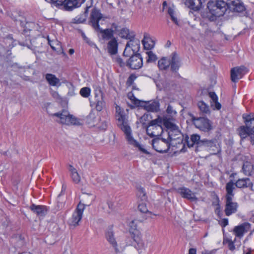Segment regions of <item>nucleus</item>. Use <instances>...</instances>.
Segmentation results:
<instances>
[{"instance_id": "1", "label": "nucleus", "mask_w": 254, "mask_h": 254, "mask_svg": "<svg viewBox=\"0 0 254 254\" xmlns=\"http://www.w3.org/2000/svg\"><path fill=\"white\" fill-rule=\"evenodd\" d=\"M116 118L117 120V125L124 132L128 142L136 147L145 154H149L145 149H143L139 143L134 139L131 134V130L128 124V116L123 109L120 106L116 107Z\"/></svg>"}, {"instance_id": "2", "label": "nucleus", "mask_w": 254, "mask_h": 254, "mask_svg": "<svg viewBox=\"0 0 254 254\" xmlns=\"http://www.w3.org/2000/svg\"><path fill=\"white\" fill-rule=\"evenodd\" d=\"M235 189V187H234V182L232 180H231L226 184V194L225 197V205L224 212L225 215L227 216L235 213L237 211L239 206L238 203L233 200L234 197L233 190Z\"/></svg>"}, {"instance_id": "3", "label": "nucleus", "mask_w": 254, "mask_h": 254, "mask_svg": "<svg viewBox=\"0 0 254 254\" xmlns=\"http://www.w3.org/2000/svg\"><path fill=\"white\" fill-rule=\"evenodd\" d=\"M53 116L57 117V122L63 125L68 126H80L82 125L80 120L70 115L68 111L66 110H63L61 112L55 113Z\"/></svg>"}, {"instance_id": "4", "label": "nucleus", "mask_w": 254, "mask_h": 254, "mask_svg": "<svg viewBox=\"0 0 254 254\" xmlns=\"http://www.w3.org/2000/svg\"><path fill=\"white\" fill-rule=\"evenodd\" d=\"M53 116L57 117V122L63 125L68 126H80L82 125L80 120L70 115L68 111L66 110H63L61 112L55 113Z\"/></svg>"}, {"instance_id": "5", "label": "nucleus", "mask_w": 254, "mask_h": 254, "mask_svg": "<svg viewBox=\"0 0 254 254\" xmlns=\"http://www.w3.org/2000/svg\"><path fill=\"white\" fill-rule=\"evenodd\" d=\"M86 197H91L90 202L86 204H84L80 202L78 204L77 208L73 213L71 217L68 220V223L70 226L76 227L79 225V223L82 217L85 205L89 206L94 199V196L91 195H88L86 196Z\"/></svg>"}, {"instance_id": "6", "label": "nucleus", "mask_w": 254, "mask_h": 254, "mask_svg": "<svg viewBox=\"0 0 254 254\" xmlns=\"http://www.w3.org/2000/svg\"><path fill=\"white\" fill-rule=\"evenodd\" d=\"M228 4L222 0H212L207 3V8L210 14L217 16H223L226 12Z\"/></svg>"}, {"instance_id": "7", "label": "nucleus", "mask_w": 254, "mask_h": 254, "mask_svg": "<svg viewBox=\"0 0 254 254\" xmlns=\"http://www.w3.org/2000/svg\"><path fill=\"white\" fill-rule=\"evenodd\" d=\"M161 120L156 119L150 122L146 128V133L150 137L158 136L163 132Z\"/></svg>"}, {"instance_id": "8", "label": "nucleus", "mask_w": 254, "mask_h": 254, "mask_svg": "<svg viewBox=\"0 0 254 254\" xmlns=\"http://www.w3.org/2000/svg\"><path fill=\"white\" fill-rule=\"evenodd\" d=\"M153 148L157 152L163 153L167 152L170 148V143L164 138H156L152 140Z\"/></svg>"}, {"instance_id": "9", "label": "nucleus", "mask_w": 254, "mask_h": 254, "mask_svg": "<svg viewBox=\"0 0 254 254\" xmlns=\"http://www.w3.org/2000/svg\"><path fill=\"white\" fill-rule=\"evenodd\" d=\"M102 18L103 15L100 10L94 7L92 9L90 13L89 24L91 25L95 30L100 29L99 22Z\"/></svg>"}, {"instance_id": "10", "label": "nucleus", "mask_w": 254, "mask_h": 254, "mask_svg": "<svg viewBox=\"0 0 254 254\" xmlns=\"http://www.w3.org/2000/svg\"><path fill=\"white\" fill-rule=\"evenodd\" d=\"M192 120L195 127L200 130L208 131L212 128L210 122L207 118L193 117Z\"/></svg>"}, {"instance_id": "11", "label": "nucleus", "mask_w": 254, "mask_h": 254, "mask_svg": "<svg viewBox=\"0 0 254 254\" xmlns=\"http://www.w3.org/2000/svg\"><path fill=\"white\" fill-rule=\"evenodd\" d=\"M142 65V58L140 54L132 55L127 63V66L132 69H139Z\"/></svg>"}, {"instance_id": "12", "label": "nucleus", "mask_w": 254, "mask_h": 254, "mask_svg": "<svg viewBox=\"0 0 254 254\" xmlns=\"http://www.w3.org/2000/svg\"><path fill=\"white\" fill-rule=\"evenodd\" d=\"M165 126L168 130V139L170 141L180 138L181 135V132L177 126L170 122H166Z\"/></svg>"}, {"instance_id": "13", "label": "nucleus", "mask_w": 254, "mask_h": 254, "mask_svg": "<svg viewBox=\"0 0 254 254\" xmlns=\"http://www.w3.org/2000/svg\"><path fill=\"white\" fill-rule=\"evenodd\" d=\"M248 72V69L244 66L234 67L231 70V78L233 82H237L239 79Z\"/></svg>"}, {"instance_id": "14", "label": "nucleus", "mask_w": 254, "mask_h": 254, "mask_svg": "<svg viewBox=\"0 0 254 254\" xmlns=\"http://www.w3.org/2000/svg\"><path fill=\"white\" fill-rule=\"evenodd\" d=\"M176 190L182 197L186 198L191 202H196L198 200V198L196 197L195 193L187 188L180 187L178 188Z\"/></svg>"}, {"instance_id": "15", "label": "nucleus", "mask_w": 254, "mask_h": 254, "mask_svg": "<svg viewBox=\"0 0 254 254\" xmlns=\"http://www.w3.org/2000/svg\"><path fill=\"white\" fill-rule=\"evenodd\" d=\"M251 228V225L248 222L243 223L234 228L233 233L236 237L241 239L244 234L247 233Z\"/></svg>"}, {"instance_id": "16", "label": "nucleus", "mask_w": 254, "mask_h": 254, "mask_svg": "<svg viewBox=\"0 0 254 254\" xmlns=\"http://www.w3.org/2000/svg\"><path fill=\"white\" fill-rule=\"evenodd\" d=\"M170 63L171 66V70L172 71L176 72L178 71L181 66V61L176 52H173L170 56Z\"/></svg>"}, {"instance_id": "17", "label": "nucleus", "mask_w": 254, "mask_h": 254, "mask_svg": "<svg viewBox=\"0 0 254 254\" xmlns=\"http://www.w3.org/2000/svg\"><path fill=\"white\" fill-rule=\"evenodd\" d=\"M140 106L143 107L147 111L154 112L158 111L159 110V103L158 101L155 100L147 102L142 101Z\"/></svg>"}, {"instance_id": "18", "label": "nucleus", "mask_w": 254, "mask_h": 254, "mask_svg": "<svg viewBox=\"0 0 254 254\" xmlns=\"http://www.w3.org/2000/svg\"><path fill=\"white\" fill-rule=\"evenodd\" d=\"M229 8L237 12H242L245 10L243 3L240 0H232L228 4Z\"/></svg>"}, {"instance_id": "19", "label": "nucleus", "mask_w": 254, "mask_h": 254, "mask_svg": "<svg viewBox=\"0 0 254 254\" xmlns=\"http://www.w3.org/2000/svg\"><path fill=\"white\" fill-rule=\"evenodd\" d=\"M199 146H203L209 150L211 148H215L217 150L220 151V147L216 139H202L199 142Z\"/></svg>"}, {"instance_id": "20", "label": "nucleus", "mask_w": 254, "mask_h": 254, "mask_svg": "<svg viewBox=\"0 0 254 254\" xmlns=\"http://www.w3.org/2000/svg\"><path fill=\"white\" fill-rule=\"evenodd\" d=\"M30 210L37 216L43 217L47 213V208L44 205H37L35 204H32L30 206Z\"/></svg>"}, {"instance_id": "21", "label": "nucleus", "mask_w": 254, "mask_h": 254, "mask_svg": "<svg viewBox=\"0 0 254 254\" xmlns=\"http://www.w3.org/2000/svg\"><path fill=\"white\" fill-rule=\"evenodd\" d=\"M206 0H186V5L195 11L198 10Z\"/></svg>"}, {"instance_id": "22", "label": "nucleus", "mask_w": 254, "mask_h": 254, "mask_svg": "<svg viewBox=\"0 0 254 254\" xmlns=\"http://www.w3.org/2000/svg\"><path fill=\"white\" fill-rule=\"evenodd\" d=\"M143 221L142 219H135L132 220L129 223V231L134 235H138L139 229V225Z\"/></svg>"}, {"instance_id": "23", "label": "nucleus", "mask_w": 254, "mask_h": 254, "mask_svg": "<svg viewBox=\"0 0 254 254\" xmlns=\"http://www.w3.org/2000/svg\"><path fill=\"white\" fill-rule=\"evenodd\" d=\"M243 118L244 120L246 126L250 129V132L254 134V115L251 116L244 114Z\"/></svg>"}, {"instance_id": "24", "label": "nucleus", "mask_w": 254, "mask_h": 254, "mask_svg": "<svg viewBox=\"0 0 254 254\" xmlns=\"http://www.w3.org/2000/svg\"><path fill=\"white\" fill-rule=\"evenodd\" d=\"M118 44L115 38H113L108 43L107 50L110 55H115L118 52Z\"/></svg>"}, {"instance_id": "25", "label": "nucleus", "mask_w": 254, "mask_h": 254, "mask_svg": "<svg viewBox=\"0 0 254 254\" xmlns=\"http://www.w3.org/2000/svg\"><path fill=\"white\" fill-rule=\"evenodd\" d=\"M127 45L132 49V54H137L140 49V41L135 38H131Z\"/></svg>"}, {"instance_id": "26", "label": "nucleus", "mask_w": 254, "mask_h": 254, "mask_svg": "<svg viewBox=\"0 0 254 254\" xmlns=\"http://www.w3.org/2000/svg\"><path fill=\"white\" fill-rule=\"evenodd\" d=\"M234 185L238 188H243L252 187L253 186V183L249 178H243L237 180L235 184L234 183Z\"/></svg>"}, {"instance_id": "27", "label": "nucleus", "mask_w": 254, "mask_h": 254, "mask_svg": "<svg viewBox=\"0 0 254 254\" xmlns=\"http://www.w3.org/2000/svg\"><path fill=\"white\" fill-rule=\"evenodd\" d=\"M45 78L48 83L51 86H59L61 85L60 79L54 74L47 73L45 75Z\"/></svg>"}, {"instance_id": "28", "label": "nucleus", "mask_w": 254, "mask_h": 254, "mask_svg": "<svg viewBox=\"0 0 254 254\" xmlns=\"http://www.w3.org/2000/svg\"><path fill=\"white\" fill-rule=\"evenodd\" d=\"M101 34L102 37L104 40L112 39L114 36V31L111 29H106L103 30L100 27V29L95 30Z\"/></svg>"}, {"instance_id": "29", "label": "nucleus", "mask_w": 254, "mask_h": 254, "mask_svg": "<svg viewBox=\"0 0 254 254\" xmlns=\"http://www.w3.org/2000/svg\"><path fill=\"white\" fill-rule=\"evenodd\" d=\"M106 238L107 241L112 245L116 251H118L117 244L112 228L109 229L106 233Z\"/></svg>"}, {"instance_id": "30", "label": "nucleus", "mask_w": 254, "mask_h": 254, "mask_svg": "<svg viewBox=\"0 0 254 254\" xmlns=\"http://www.w3.org/2000/svg\"><path fill=\"white\" fill-rule=\"evenodd\" d=\"M84 1V0H67L66 10H71L73 8L78 7Z\"/></svg>"}, {"instance_id": "31", "label": "nucleus", "mask_w": 254, "mask_h": 254, "mask_svg": "<svg viewBox=\"0 0 254 254\" xmlns=\"http://www.w3.org/2000/svg\"><path fill=\"white\" fill-rule=\"evenodd\" d=\"M119 35L122 38L130 39L135 37V34L133 32H130L129 29L127 28H122L119 32Z\"/></svg>"}, {"instance_id": "32", "label": "nucleus", "mask_w": 254, "mask_h": 254, "mask_svg": "<svg viewBox=\"0 0 254 254\" xmlns=\"http://www.w3.org/2000/svg\"><path fill=\"white\" fill-rule=\"evenodd\" d=\"M201 140L200 139V136L196 134H193L191 135L190 139L189 140V138L187 139V143L189 147H191L194 144H196L199 146V142Z\"/></svg>"}, {"instance_id": "33", "label": "nucleus", "mask_w": 254, "mask_h": 254, "mask_svg": "<svg viewBox=\"0 0 254 254\" xmlns=\"http://www.w3.org/2000/svg\"><path fill=\"white\" fill-rule=\"evenodd\" d=\"M69 170L71 172V177L73 182L76 184H78L80 182V176L77 172V170L72 165H69Z\"/></svg>"}, {"instance_id": "34", "label": "nucleus", "mask_w": 254, "mask_h": 254, "mask_svg": "<svg viewBox=\"0 0 254 254\" xmlns=\"http://www.w3.org/2000/svg\"><path fill=\"white\" fill-rule=\"evenodd\" d=\"M133 240L134 241V246L138 250H144L145 248V244L143 240L138 235H134Z\"/></svg>"}, {"instance_id": "35", "label": "nucleus", "mask_w": 254, "mask_h": 254, "mask_svg": "<svg viewBox=\"0 0 254 254\" xmlns=\"http://www.w3.org/2000/svg\"><path fill=\"white\" fill-rule=\"evenodd\" d=\"M142 44L145 49L149 50L153 48L154 43L152 39L150 38L149 35H145L144 38L142 41Z\"/></svg>"}, {"instance_id": "36", "label": "nucleus", "mask_w": 254, "mask_h": 254, "mask_svg": "<svg viewBox=\"0 0 254 254\" xmlns=\"http://www.w3.org/2000/svg\"><path fill=\"white\" fill-rule=\"evenodd\" d=\"M209 96L214 103L211 104L212 106H214L215 109L220 110L221 108V105L218 101V97L215 92H209Z\"/></svg>"}, {"instance_id": "37", "label": "nucleus", "mask_w": 254, "mask_h": 254, "mask_svg": "<svg viewBox=\"0 0 254 254\" xmlns=\"http://www.w3.org/2000/svg\"><path fill=\"white\" fill-rule=\"evenodd\" d=\"M239 134L241 138H245L248 136L253 134V132H250V129L247 126H241L238 128Z\"/></svg>"}, {"instance_id": "38", "label": "nucleus", "mask_w": 254, "mask_h": 254, "mask_svg": "<svg viewBox=\"0 0 254 254\" xmlns=\"http://www.w3.org/2000/svg\"><path fill=\"white\" fill-rule=\"evenodd\" d=\"M242 169L246 175L251 176L253 172L254 166L250 162H246L244 163Z\"/></svg>"}, {"instance_id": "39", "label": "nucleus", "mask_w": 254, "mask_h": 254, "mask_svg": "<svg viewBox=\"0 0 254 254\" xmlns=\"http://www.w3.org/2000/svg\"><path fill=\"white\" fill-rule=\"evenodd\" d=\"M170 60L168 61L165 57H163L158 62V66L161 70L167 69L170 66Z\"/></svg>"}, {"instance_id": "40", "label": "nucleus", "mask_w": 254, "mask_h": 254, "mask_svg": "<svg viewBox=\"0 0 254 254\" xmlns=\"http://www.w3.org/2000/svg\"><path fill=\"white\" fill-rule=\"evenodd\" d=\"M197 106L201 112L206 114H210V110L209 106L203 101H199L197 103Z\"/></svg>"}, {"instance_id": "41", "label": "nucleus", "mask_w": 254, "mask_h": 254, "mask_svg": "<svg viewBox=\"0 0 254 254\" xmlns=\"http://www.w3.org/2000/svg\"><path fill=\"white\" fill-rule=\"evenodd\" d=\"M48 2H50L54 4L56 6H63L64 8L66 10V3L67 0H45Z\"/></svg>"}, {"instance_id": "42", "label": "nucleus", "mask_w": 254, "mask_h": 254, "mask_svg": "<svg viewBox=\"0 0 254 254\" xmlns=\"http://www.w3.org/2000/svg\"><path fill=\"white\" fill-rule=\"evenodd\" d=\"M89 8V7H86L85 11L83 13L76 17L75 20L76 23H83L86 20Z\"/></svg>"}, {"instance_id": "43", "label": "nucleus", "mask_w": 254, "mask_h": 254, "mask_svg": "<svg viewBox=\"0 0 254 254\" xmlns=\"http://www.w3.org/2000/svg\"><path fill=\"white\" fill-rule=\"evenodd\" d=\"M223 244H227L228 247L231 251H234L236 249L235 246L234 244V242H232L231 238H228L226 236L224 237Z\"/></svg>"}, {"instance_id": "44", "label": "nucleus", "mask_w": 254, "mask_h": 254, "mask_svg": "<svg viewBox=\"0 0 254 254\" xmlns=\"http://www.w3.org/2000/svg\"><path fill=\"white\" fill-rule=\"evenodd\" d=\"M91 94V89L90 88L85 87L82 88L80 90V94L84 98H88Z\"/></svg>"}, {"instance_id": "45", "label": "nucleus", "mask_w": 254, "mask_h": 254, "mask_svg": "<svg viewBox=\"0 0 254 254\" xmlns=\"http://www.w3.org/2000/svg\"><path fill=\"white\" fill-rule=\"evenodd\" d=\"M96 116L93 112L91 111L87 117V122L88 124L94 126L95 122Z\"/></svg>"}, {"instance_id": "46", "label": "nucleus", "mask_w": 254, "mask_h": 254, "mask_svg": "<svg viewBox=\"0 0 254 254\" xmlns=\"http://www.w3.org/2000/svg\"><path fill=\"white\" fill-rule=\"evenodd\" d=\"M128 97L130 100L131 102L136 106H140L141 102L142 101H140L136 99L132 93H129L128 94Z\"/></svg>"}, {"instance_id": "47", "label": "nucleus", "mask_w": 254, "mask_h": 254, "mask_svg": "<svg viewBox=\"0 0 254 254\" xmlns=\"http://www.w3.org/2000/svg\"><path fill=\"white\" fill-rule=\"evenodd\" d=\"M147 54L148 59L146 62L147 63H151L156 61L157 60V57L152 51H148L146 52Z\"/></svg>"}, {"instance_id": "48", "label": "nucleus", "mask_w": 254, "mask_h": 254, "mask_svg": "<svg viewBox=\"0 0 254 254\" xmlns=\"http://www.w3.org/2000/svg\"><path fill=\"white\" fill-rule=\"evenodd\" d=\"M137 189L138 196L140 197L142 200L145 199L146 198V193L144 189L141 186H139L137 188Z\"/></svg>"}, {"instance_id": "49", "label": "nucleus", "mask_w": 254, "mask_h": 254, "mask_svg": "<svg viewBox=\"0 0 254 254\" xmlns=\"http://www.w3.org/2000/svg\"><path fill=\"white\" fill-rule=\"evenodd\" d=\"M134 54H132V49L130 48H129L128 46L126 45L125 49L123 53L124 56L125 57H129L130 56H132V55H133Z\"/></svg>"}, {"instance_id": "50", "label": "nucleus", "mask_w": 254, "mask_h": 254, "mask_svg": "<svg viewBox=\"0 0 254 254\" xmlns=\"http://www.w3.org/2000/svg\"><path fill=\"white\" fill-rule=\"evenodd\" d=\"M104 106V103L102 101H98L96 103L95 108L97 111H101Z\"/></svg>"}, {"instance_id": "51", "label": "nucleus", "mask_w": 254, "mask_h": 254, "mask_svg": "<svg viewBox=\"0 0 254 254\" xmlns=\"http://www.w3.org/2000/svg\"><path fill=\"white\" fill-rule=\"evenodd\" d=\"M138 210L141 212H142V213H145L148 211L146 205L143 203L139 204L138 206Z\"/></svg>"}, {"instance_id": "52", "label": "nucleus", "mask_w": 254, "mask_h": 254, "mask_svg": "<svg viewBox=\"0 0 254 254\" xmlns=\"http://www.w3.org/2000/svg\"><path fill=\"white\" fill-rule=\"evenodd\" d=\"M166 112L168 114L172 115L176 114V111L173 110V107L170 105H168V106L166 109Z\"/></svg>"}, {"instance_id": "53", "label": "nucleus", "mask_w": 254, "mask_h": 254, "mask_svg": "<svg viewBox=\"0 0 254 254\" xmlns=\"http://www.w3.org/2000/svg\"><path fill=\"white\" fill-rule=\"evenodd\" d=\"M116 62L120 65V66H124L126 64L122 58L118 57L116 59Z\"/></svg>"}, {"instance_id": "54", "label": "nucleus", "mask_w": 254, "mask_h": 254, "mask_svg": "<svg viewBox=\"0 0 254 254\" xmlns=\"http://www.w3.org/2000/svg\"><path fill=\"white\" fill-rule=\"evenodd\" d=\"M172 21L177 25L179 26V21L178 20L176 14H174L171 16H170Z\"/></svg>"}, {"instance_id": "55", "label": "nucleus", "mask_w": 254, "mask_h": 254, "mask_svg": "<svg viewBox=\"0 0 254 254\" xmlns=\"http://www.w3.org/2000/svg\"><path fill=\"white\" fill-rule=\"evenodd\" d=\"M221 225L223 227H225L228 225V219L227 218L223 219L220 223Z\"/></svg>"}, {"instance_id": "56", "label": "nucleus", "mask_w": 254, "mask_h": 254, "mask_svg": "<svg viewBox=\"0 0 254 254\" xmlns=\"http://www.w3.org/2000/svg\"><path fill=\"white\" fill-rule=\"evenodd\" d=\"M202 254H216V250H213L210 251H204L202 252Z\"/></svg>"}, {"instance_id": "57", "label": "nucleus", "mask_w": 254, "mask_h": 254, "mask_svg": "<svg viewBox=\"0 0 254 254\" xmlns=\"http://www.w3.org/2000/svg\"><path fill=\"white\" fill-rule=\"evenodd\" d=\"M168 14H169L170 16H171L174 14H175V11L174 10V9L171 8V7H169L168 9Z\"/></svg>"}, {"instance_id": "58", "label": "nucleus", "mask_w": 254, "mask_h": 254, "mask_svg": "<svg viewBox=\"0 0 254 254\" xmlns=\"http://www.w3.org/2000/svg\"><path fill=\"white\" fill-rule=\"evenodd\" d=\"M211 15L208 17V19L211 21H215L216 19V17H218L216 15L211 14Z\"/></svg>"}, {"instance_id": "59", "label": "nucleus", "mask_w": 254, "mask_h": 254, "mask_svg": "<svg viewBox=\"0 0 254 254\" xmlns=\"http://www.w3.org/2000/svg\"><path fill=\"white\" fill-rule=\"evenodd\" d=\"M81 36L83 39L87 43H89V39L86 36L85 33L83 32H81Z\"/></svg>"}, {"instance_id": "60", "label": "nucleus", "mask_w": 254, "mask_h": 254, "mask_svg": "<svg viewBox=\"0 0 254 254\" xmlns=\"http://www.w3.org/2000/svg\"><path fill=\"white\" fill-rule=\"evenodd\" d=\"M210 151H212L213 152V154H216V153L220 152V151H218L216 150V148H211V149H209Z\"/></svg>"}, {"instance_id": "61", "label": "nucleus", "mask_w": 254, "mask_h": 254, "mask_svg": "<svg viewBox=\"0 0 254 254\" xmlns=\"http://www.w3.org/2000/svg\"><path fill=\"white\" fill-rule=\"evenodd\" d=\"M189 254H196V250L193 248L190 249Z\"/></svg>"}, {"instance_id": "62", "label": "nucleus", "mask_w": 254, "mask_h": 254, "mask_svg": "<svg viewBox=\"0 0 254 254\" xmlns=\"http://www.w3.org/2000/svg\"><path fill=\"white\" fill-rule=\"evenodd\" d=\"M251 143L252 144H254V136L251 137Z\"/></svg>"}, {"instance_id": "63", "label": "nucleus", "mask_w": 254, "mask_h": 254, "mask_svg": "<svg viewBox=\"0 0 254 254\" xmlns=\"http://www.w3.org/2000/svg\"><path fill=\"white\" fill-rule=\"evenodd\" d=\"M74 50L73 49H69V54L70 55H72L74 53Z\"/></svg>"}, {"instance_id": "64", "label": "nucleus", "mask_w": 254, "mask_h": 254, "mask_svg": "<svg viewBox=\"0 0 254 254\" xmlns=\"http://www.w3.org/2000/svg\"><path fill=\"white\" fill-rule=\"evenodd\" d=\"M135 78V77L134 75H131L129 77V78H128V80H132V79H134V78Z\"/></svg>"}]
</instances>
